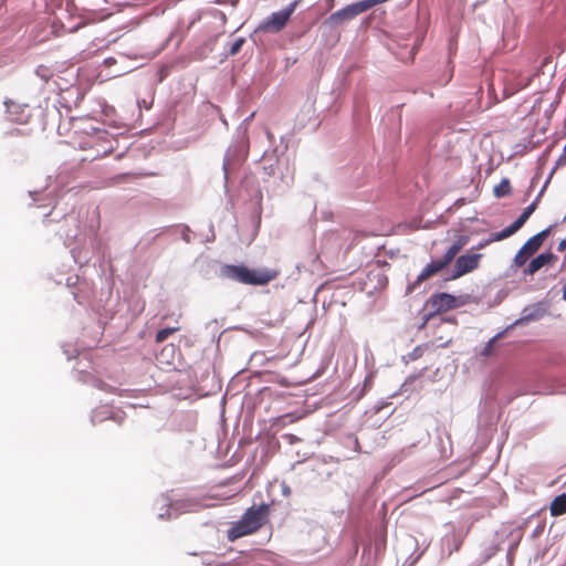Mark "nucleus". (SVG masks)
<instances>
[{
  "instance_id": "22",
  "label": "nucleus",
  "mask_w": 566,
  "mask_h": 566,
  "mask_svg": "<svg viewBox=\"0 0 566 566\" xmlns=\"http://www.w3.org/2000/svg\"><path fill=\"white\" fill-rule=\"evenodd\" d=\"M326 11H331L335 7V0H324Z\"/></svg>"
},
{
  "instance_id": "9",
  "label": "nucleus",
  "mask_w": 566,
  "mask_h": 566,
  "mask_svg": "<svg viewBox=\"0 0 566 566\" xmlns=\"http://www.w3.org/2000/svg\"><path fill=\"white\" fill-rule=\"evenodd\" d=\"M537 207V201L535 200L530 206H527L521 216L509 227L503 229L502 231L497 232L495 234V239H506L514 234L517 230H520L524 223L528 220V218L532 216V213L535 211Z\"/></svg>"
},
{
  "instance_id": "16",
  "label": "nucleus",
  "mask_w": 566,
  "mask_h": 566,
  "mask_svg": "<svg viewBox=\"0 0 566 566\" xmlns=\"http://www.w3.org/2000/svg\"><path fill=\"white\" fill-rule=\"evenodd\" d=\"M428 345H419L415 347L408 355V359L413 361L422 357L424 350L427 349Z\"/></svg>"
},
{
  "instance_id": "8",
  "label": "nucleus",
  "mask_w": 566,
  "mask_h": 566,
  "mask_svg": "<svg viewBox=\"0 0 566 566\" xmlns=\"http://www.w3.org/2000/svg\"><path fill=\"white\" fill-rule=\"evenodd\" d=\"M482 254H464L455 260L451 279H459L478 269Z\"/></svg>"
},
{
  "instance_id": "2",
  "label": "nucleus",
  "mask_w": 566,
  "mask_h": 566,
  "mask_svg": "<svg viewBox=\"0 0 566 566\" xmlns=\"http://www.w3.org/2000/svg\"><path fill=\"white\" fill-rule=\"evenodd\" d=\"M279 271L273 269H250L245 265L224 264L220 276L245 285H266L275 280Z\"/></svg>"
},
{
  "instance_id": "12",
  "label": "nucleus",
  "mask_w": 566,
  "mask_h": 566,
  "mask_svg": "<svg viewBox=\"0 0 566 566\" xmlns=\"http://www.w3.org/2000/svg\"><path fill=\"white\" fill-rule=\"evenodd\" d=\"M549 512L552 516H560L566 513V493L557 495L552 501Z\"/></svg>"
},
{
  "instance_id": "1",
  "label": "nucleus",
  "mask_w": 566,
  "mask_h": 566,
  "mask_svg": "<svg viewBox=\"0 0 566 566\" xmlns=\"http://www.w3.org/2000/svg\"><path fill=\"white\" fill-rule=\"evenodd\" d=\"M270 505L262 503L259 506L249 507L238 522L230 524L227 538L234 542L243 536L258 532L269 520Z\"/></svg>"
},
{
  "instance_id": "4",
  "label": "nucleus",
  "mask_w": 566,
  "mask_h": 566,
  "mask_svg": "<svg viewBox=\"0 0 566 566\" xmlns=\"http://www.w3.org/2000/svg\"><path fill=\"white\" fill-rule=\"evenodd\" d=\"M387 0H361L332 13L326 20L325 24L329 28H337L355 19L357 15L368 11L373 7L384 3Z\"/></svg>"
},
{
  "instance_id": "7",
  "label": "nucleus",
  "mask_w": 566,
  "mask_h": 566,
  "mask_svg": "<svg viewBox=\"0 0 566 566\" xmlns=\"http://www.w3.org/2000/svg\"><path fill=\"white\" fill-rule=\"evenodd\" d=\"M455 297L451 294L437 293L426 302V308L430 311V315L440 314L455 307Z\"/></svg>"
},
{
  "instance_id": "20",
  "label": "nucleus",
  "mask_w": 566,
  "mask_h": 566,
  "mask_svg": "<svg viewBox=\"0 0 566 566\" xmlns=\"http://www.w3.org/2000/svg\"><path fill=\"white\" fill-rule=\"evenodd\" d=\"M495 234L496 233H493L491 238H489L488 240L483 241V242H480L476 247V249H483L485 248L486 245H489L490 243L494 242V241H501L502 239H495Z\"/></svg>"
},
{
  "instance_id": "10",
  "label": "nucleus",
  "mask_w": 566,
  "mask_h": 566,
  "mask_svg": "<svg viewBox=\"0 0 566 566\" xmlns=\"http://www.w3.org/2000/svg\"><path fill=\"white\" fill-rule=\"evenodd\" d=\"M556 260V256L552 252L542 253L534 258L527 265V268L524 269V274L526 275H533L537 271H539L544 265L553 262Z\"/></svg>"
},
{
  "instance_id": "18",
  "label": "nucleus",
  "mask_w": 566,
  "mask_h": 566,
  "mask_svg": "<svg viewBox=\"0 0 566 566\" xmlns=\"http://www.w3.org/2000/svg\"><path fill=\"white\" fill-rule=\"evenodd\" d=\"M243 43H244V39H242V38L237 39V40L232 43V45H231V48H230V54H231V55H235V54L241 50V48H242Z\"/></svg>"
},
{
  "instance_id": "19",
  "label": "nucleus",
  "mask_w": 566,
  "mask_h": 566,
  "mask_svg": "<svg viewBox=\"0 0 566 566\" xmlns=\"http://www.w3.org/2000/svg\"><path fill=\"white\" fill-rule=\"evenodd\" d=\"M495 339H496V337H493V338H491V339L488 342V344L485 345V347L483 348V352H482V354H483L484 356H489V355H491L492 349H493V345H494V343H495Z\"/></svg>"
},
{
  "instance_id": "21",
  "label": "nucleus",
  "mask_w": 566,
  "mask_h": 566,
  "mask_svg": "<svg viewBox=\"0 0 566 566\" xmlns=\"http://www.w3.org/2000/svg\"><path fill=\"white\" fill-rule=\"evenodd\" d=\"M557 165L559 166H564L566 165V143H565V146L563 148V153L562 155L559 156V158L557 159Z\"/></svg>"
},
{
  "instance_id": "3",
  "label": "nucleus",
  "mask_w": 566,
  "mask_h": 566,
  "mask_svg": "<svg viewBox=\"0 0 566 566\" xmlns=\"http://www.w3.org/2000/svg\"><path fill=\"white\" fill-rule=\"evenodd\" d=\"M468 242V235H460L448 249L442 259L432 261L422 269V271L417 276L416 281L409 285V290H415L422 282L427 281L431 276L436 275L437 273L446 269L454 260V258L462 250V248L467 245Z\"/></svg>"
},
{
  "instance_id": "11",
  "label": "nucleus",
  "mask_w": 566,
  "mask_h": 566,
  "mask_svg": "<svg viewBox=\"0 0 566 566\" xmlns=\"http://www.w3.org/2000/svg\"><path fill=\"white\" fill-rule=\"evenodd\" d=\"M7 106L11 120L17 122L18 124H25L29 122L30 112L27 105L7 103Z\"/></svg>"
},
{
  "instance_id": "17",
  "label": "nucleus",
  "mask_w": 566,
  "mask_h": 566,
  "mask_svg": "<svg viewBox=\"0 0 566 566\" xmlns=\"http://www.w3.org/2000/svg\"><path fill=\"white\" fill-rule=\"evenodd\" d=\"M103 18H83L76 25L72 27L70 29V32H76L78 29L90 24V23H94L96 21H101Z\"/></svg>"
},
{
  "instance_id": "6",
  "label": "nucleus",
  "mask_w": 566,
  "mask_h": 566,
  "mask_svg": "<svg viewBox=\"0 0 566 566\" xmlns=\"http://www.w3.org/2000/svg\"><path fill=\"white\" fill-rule=\"evenodd\" d=\"M552 227H548L530 238L514 256V265L523 266L527 260L542 247L544 240L549 235Z\"/></svg>"
},
{
  "instance_id": "15",
  "label": "nucleus",
  "mask_w": 566,
  "mask_h": 566,
  "mask_svg": "<svg viewBox=\"0 0 566 566\" xmlns=\"http://www.w3.org/2000/svg\"><path fill=\"white\" fill-rule=\"evenodd\" d=\"M179 329H180L179 326H174V327H167V328H163V329L158 331L156 334V343L159 344V343L165 342L170 335L175 334Z\"/></svg>"
},
{
  "instance_id": "13",
  "label": "nucleus",
  "mask_w": 566,
  "mask_h": 566,
  "mask_svg": "<svg viewBox=\"0 0 566 566\" xmlns=\"http://www.w3.org/2000/svg\"><path fill=\"white\" fill-rule=\"evenodd\" d=\"M511 182L509 179H502L499 185H496L493 189V193L496 198H503L511 193Z\"/></svg>"
},
{
  "instance_id": "24",
  "label": "nucleus",
  "mask_w": 566,
  "mask_h": 566,
  "mask_svg": "<svg viewBox=\"0 0 566 566\" xmlns=\"http://www.w3.org/2000/svg\"><path fill=\"white\" fill-rule=\"evenodd\" d=\"M563 298L566 301V283H565V286L563 289Z\"/></svg>"
},
{
  "instance_id": "14",
  "label": "nucleus",
  "mask_w": 566,
  "mask_h": 566,
  "mask_svg": "<svg viewBox=\"0 0 566 566\" xmlns=\"http://www.w3.org/2000/svg\"><path fill=\"white\" fill-rule=\"evenodd\" d=\"M144 176H145L144 174H135V172L120 174V175H117V176L113 177L111 179V184L112 185H119V184H122L124 181L138 179V178L144 177Z\"/></svg>"
},
{
  "instance_id": "23",
  "label": "nucleus",
  "mask_w": 566,
  "mask_h": 566,
  "mask_svg": "<svg viewBox=\"0 0 566 566\" xmlns=\"http://www.w3.org/2000/svg\"><path fill=\"white\" fill-rule=\"evenodd\" d=\"M557 250L563 252L566 250V237L558 243Z\"/></svg>"
},
{
  "instance_id": "25",
  "label": "nucleus",
  "mask_w": 566,
  "mask_h": 566,
  "mask_svg": "<svg viewBox=\"0 0 566 566\" xmlns=\"http://www.w3.org/2000/svg\"><path fill=\"white\" fill-rule=\"evenodd\" d=\"M355 444H356V448L360 447L359 441L357 439L355 440Z\"/></svg>"
},
{
  "instance_id": "5",
  "label": "nucleus",
  "mask_w": 566,
  "mask_h": 566,
  "mask_svg": "<svg viewBox=\"0 0 566 566\" xmlns=\"http://www.w3.org/2000/svg\"><path fill=\"white\" fill-rule=\"evenodd\" d=\"M297 7V1H293L285 9L273 12L266 20L262 21L256 31L277 33L284 29Z\"/></svg>"
}]
</instances>
